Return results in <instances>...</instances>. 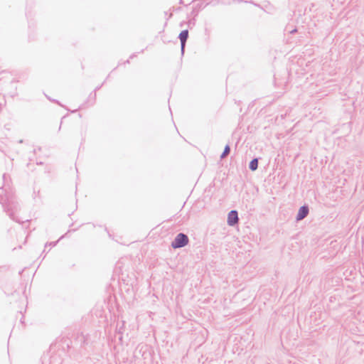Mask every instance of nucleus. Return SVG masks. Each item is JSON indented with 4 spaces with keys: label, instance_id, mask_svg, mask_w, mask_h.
I'll return each mask as SVG.
<instances>
[{
    "label": "nucleus",
    "instance_id": "nucleus-1",
    "mask_svg": "<svg viewBox=\"0 0 364 364\" xmlns=\"http://www.w3.org/2000/svg\"><path fill=\"white\" fill-rule=\"evenodd\" d=\"M0 203L10 217L13 216V212L17 210L18 203L11 194H6L0 196Z\"/></svg>",
    "mask_w": 364,
    "mask_h": 364
},
{
    "label": "nucleus",
    "instance_id": "nucleus-4",
    "mask_svg": "<svg viewBox=\"0 0 364 364\" xmlns=\"http://www.w3.org/2000/svg\"><path fill=\"white\" fill-rule=\"evenodd\" d=\"M188 38V31L187 29L182 31L178 36V38L180 39L181 41V49L182 55L184 53L186 43Z\"/></svg>",
    "mask_w": 364,
    "mask_h": 364
},
{
    "label": "nucleus",
    "instance_id": "nucleus-7",
    "mask_svg": "<svg viewBox=\"0 0 364 364\" xmlns=\"http://www.w3.org/2000/svg\"><path fill=\"white\" fill-rule=\"evenodd\" d=\"M230 153V146L229 144H227L223 150V152L220 155V159H224L226 158Z\"/></svg>",
    "mask_w": 364,
    "mask_h": 364
},
{
    "label": "nucleus",
    "instance_id": "nucleus-8",
    "mask_svg": "<svg viewBox=\"0 0 364 364\" xmlns=\"http://www.w3.org/2000/svg\"><path fill=\"white\" fill-rule=\"evenodd\" d=\"M297 31V30L295 28L294 30H292L291 31H290L291 33H294Z\"/></svg>",
    "mask_w": 364,
    "mask_h": 364
},
{
    "label": "nucleus",
    "instance_id": "nucleus-6",
    "mask_svg": "<svg viewBox=\"0 0 364 364\" xmlns=\"http://www.w3.org/2000/svg\"><path fill=\"white\" fill-rule=\"evenodd\" d=\"M257 168H258V159L255 158L250 162L249 168L251 171H255L257 169Z\"/></svg>",
    "mask_w": 364,
    "mask_h": 364
},
{
    "label": "nucleus",
    "instance_id": "nucleus-5",
    "mask_svg": "<svg viewBox=\"0 0 364 364\" xmlns=\"http://www.w3.org/2000/svg\"><path fill=\"white\" fill-rule=\"evenodd\" d=\"M309 209L307 205H303L299 209V212L296 215V220L299 221L304 219L309 214Z\"/></svg>",
    "mask_w": 364,
    "mask_h": 364
},
{
    "label": "nucleus",
    "instance_id": "nucleus-3",
    "mask_svg": "<svg viewBox=\"0 0 364 364\" xmlns=\"http://www.w3.org/2000/svg\"><path fill=\"white\" fill-rule=\"evenodd\" d=\"M239 222L238 213L237 210H232L228 215L227 223L230 226H235Z\"/></svg>",
    "mask_w": 364,
    "mask_h": 364
},
{
    "label": "nucleus",
    "instance_id": "nucleus-2",
    "mask_svg": "<svg viewBox=\"0 0 364 364\" xmlns=\"http://www.w3.org/2000/svg\"><path fill=\"white\" fill-rule=\"evenodd\" d=\"M189 242L188 237L184 233H178L171 242V247L173 249L181 248L188 245Z\"/></svg>",
    "mask_w": 364,
    "mask_h": 364
},
{
    "label": "nucleus",
    "instance_id": "nucleus-9",
    "mask_svg": "<svg viewBox=\"0 0 364 364\" xmlns=\"http://www.w3.org/2000/svg\"><path fill=\"white\" fill-rule=\"evenodd\" d=\"M50 246H55V242H50L49 244Z\"/></svg>",
    "mask_w": 364,
    "mask_h": 364
}]
</instances>
